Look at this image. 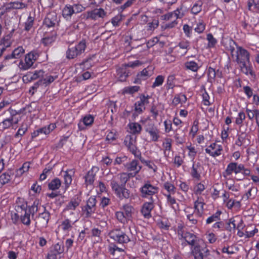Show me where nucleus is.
Masks as SVG:
<instances>
[{"label": "nucleus", "instance_id": "1", "mask_svg": "<svg viewBox=\"0 0 259 259\" xmlns=\"http://www.w3.org/2000/svg\"><path fill=\"white\" fill-rule=\"evenodd\" d=\"M227 43L226 49L231 52L232 57H236V61L237 63L249 62L250 54L246 50L236 46L235 42L232 39L227 40Z\"/></svg>", "mask_w": 259, "mask_h": 259}, {"label": "nucleus", "instance_id": "2", "mask_svg": "<svg viewBox=\"0 0 259 259\" xmlns=\"http://www.w3.org/2000/svg\"><path fill=\"white\" fill-rule=\"evenodd\" d=\"M184 13L183 8L181 7L172 12L162 16V20L165 21L162 27L165 29L172 28L175 27L178 24L177 19L182 18L184 16Z\"/></svg>", "mask_w": 259, "mask_h": 259}, {"label": "nucleus", "instance_id": "3", "mask_svg": "<svg viewBox=\"0 0 259 259\" xmlns=\"http://www.w3.org/2000/svg\"><path fill=\"white\" fill-rule=\"evenodd\" d=\"M80 201L81 200L78 197L71 199L63 209L64 217L69 219L74 220V222L77 221L78 210L77 208Z\"/></svg>", "mask_w": 259, "mask_h": 259}, {"label": "nucleus", "instance_id": "4", "mask_svg": "<svg viewBox=\"0 0 259 259\" xmlns=\"http://www.w3.org/2000/svg\"><path fill=\"white\" fill-rule=\"evenodd\" d=\"M85 9V8L80 4H74L72 5L67 4L63 8L62 14L64 18L69 20L74 14L81 13Z\"/></svg>", "mask_w": 259, "mask_h": 259}, {"label": "nucleus", "instance_id": "5", "mask_svg": "<svg viewBox=\"0 0 259 259\" xmlns=\"http://www.w3.org/2000/svg\"><path fill=\"white\" fill-rule=\"evenodd\" d=\"M39 54L35 51H32L25 55L23 60H21L18 64L20 70H26L32 67L34 62L38 59Z\"/></svg>", "mask_w": 259, "mask_h": 259}, {"label": "nucleus", "instance_id": "6", "mask_svg": "<svg viewBox=\"0 0 259 259\" xmlns=\"http://www.w3.org/2000/svg\"><path fill=\"white\" fill-rule=\"evenodd\" d=\"M86 48L84 40L80 41L75 46L70 47L66 52V57L68 59H73L84 52Z\"/></svg>", "mask_w": 259, "mask_h": 259}, {"label": "nucleus", "instance_id": "7", "mask_svg": "<svg viewBox=\"0 0 259 259\" xmlns=\"http://www.w3.org/2000/svg\"><path fill=\"white\" fill-rule=\"evenodd\" d=\"M124 144L135 157H141V153L136 146V137L132 135H127L125 137Z\"/></svg>", "mask_w": 259, "mask_h": 259}, {"label": "nucleus", "instance_id": "8", "mask_svg": "<svg viewBox=\"0 0 259 259\" xmlns=\"http://www.w3.org/2000/svg\"><path fill=\"white\" fill-rule=\"evenodd\" d=\"M110 238L118 243H127L130 241L129 237L120 229H114L110 231L109 233Z\"/></svg>", "mask_w": 259, "mask_h": 259}, {"label": "nucleus", "instance_id": "9", "mask_svg": "<svg viewBox=\"0 0 259 259\" xmlns=\"http://www.w3.org/2000/svg\"><path fill=\"white\" fill-rule=\"evenodd\" d=\"M244 169V165L237 162H230L227 166L226 169L223 172V176L225 178L230 177L233 173L235 175L241 173Z\"/></svg>", "mask_w": 259, "mask_h": 259}, {"label": "nucleus", "instance_id": "10", "mask_svg": "<svg viewBox=\"0 0 259 259\" xmlns=\"http://www.w3.org/2000/svg\"><path fill=\"white\" fill-rule=\"evenodd\" d=\"M21 119V117L18 113H11V116L5 119L0 123V129L1 130H5L13 126L14 124H17Z\"/></svg>", "mask_w": 259, "mask_h": 259}, {"label": "nucleus", "instance_id": "11", "mask_svg": "<svg viewBox=\"0 0 259 259\" xmlns=\"http://www.w3.org/2000/svg\"><path fill=\"white\" fill-rule=\"evenodd\" d=\"M205 151L210 156L215 158L222 154L223 151V147L222 144L214 142L207 146Z\"/></svg>", "mask_w": 259, "mask_h": 259}, {"label": "nucleus", "instance_id": "12", "mask_svg": "<svg viewBox=\"0 0 259 259\" xmlns=\"http://www.w3.org/2000/svg\"><path fill=\"white\" fill-rule=\"evenodd\" d=\"M107 15V12L102 8H96L91 11H88L85 13L86 18L93 20L104 19Z\"/></svg>", "mask_w": 259, "mask_h": 259}, {"label": "nucleus", "instance_id": "13", "mask_svg": "<svg viewBox=\"0 0 259 259\" xmlns=\"http://www.w3.org/2000/svg\"><path fill=\"white\" fill-rule=\"evenodd\" d=\"M145 132L152 142H157L160 138V131L153 124H149L145 128Z\"/></svg>", "mask_w": 259, "mask_h": 259}, {"label": "nucleus", "instance_id": "14", "mask_svg": "<svg viewBox=\"0 0 259 259\" xmlns=\"http://www.w3.org/2000/svg\"><path fill=\"white\" fill-rule=\"evenodd\" d=\"M140 192L142 197L147 198L156 194L158 192V188L147 182L140 188Z\"/></svg>", "mask_w": 259, "mask_h": 259}, {"label": "nucleus", "instance_id": "15", "mask_svg": "<svg viewBox=\"0 0 259 259\" xmlns=\"http://www.w3.org/2000/svg\"><path fill=\"white\" fill-rule=\"evenodd\" d=\"M142 64V63L139 60H135L134 61L129 62L127 64H125L123 67L118 70V74L119 75L120 79L123 81L128 76V73L125 71L126 67H131L135 68L139 67Z\"/></svg>", "mask_w": 259, "mask_h": 259}, {"label": "nucleus", "instance_id": "16", "mask_svg": "<svg viewBox=\"0 0 259 259\" xmlns=\"http://www.w3.org/2000/svg\"><path fill=\"white\" fill-rule=\"evenodd\" d=\"M203 171L204 167L200 162H194L190 169V175L193 179L200 181Z\"/></svg>", "mask_w": 259, "mask_h": 259}, {"label": "nucleus", "instance_id": "17", "mask_svg": "<svg viewBox=\"0 0 259 259\" xmlns=\"http://www.w3.org/2000/svg\"><path fill=\"white\" fill-rule=\"evenodd\" d=\"M149 96L141 95L139 97V100L135 104V110L137 114L142 113L145 109V106L149 103Z\"/></svg>", "mask_w": 259, "mask_h": 259}, {"label": "nucleus", "instance_id": "18", "mask_svg": "<svg viewBox=\"0 0 259 259\" xmlns=\"http://www.w3.org/2000/svg\"><path fill=\"white\" fill-rule=\"evenodd\" d=\"M96 199L94 196L90 197L87 201V204L82 209L86 217H90L96 210Z\"/></svg>", "mask_w": 259, "mask_h": 259}, {"label": "nucleus", "instance_id": "19", "mask_svg": "<svg viewBox=\"0 0 259 259\" xmlns=\"http://www.w3.org/2000/svg\"><path fill=\"white\" fill-rule=\"evenodd\" d=\"M126 169L130 172V175L133 177L137 175L141 170L142 165L136 159H133L125 165Z\"/></svg>", "mask_w": 259, "mask_h": 259}, {"label": "nucleus", "instance_id": "20", "mask_svg": "<svg viewBox=\"0 0 259 259\" xmlns=\"http://www.w3.org/2000/svg\"><path fill=\"white\" fill-rule=\"evenodd\" d=\"M59 19L54 12L48 14L44 20V25L48 28L55 27L58 26Z\"/></svg>", "mask_w": 259, "mask_h": 259}, {"label": "nucleus", "instance_id": "21", "mask_svg": "<svg viewBox=\"0 0 259 259\" xmlns=\"http://www.w3.org/2000/svg\"><path fill=\"white\" fill-rule=\"evenodd\" d=\"M178 237L180 240L184 239L192 247L197 245V237L196 235L191 233L185 232L183 234L181 233V231H179Z\"/></svg>", "mask_w": 259, "mask_h": 259}, {"label": "nucleus", "instance_id": "22", "mask_svg": "<svg viewBox=\"0 0 259 259\" xmlns=\"http://www.w3.org/2000/svg\"><path fill=\"white\" fill-rule=\"evenodd\" d=\"M44 71L42 70H35L33 72H28L23 77V80L25 82L39 79L43 77Z\"/></svg>", "mask_w": 259, "mask_h": 259}, {"label": "nucleus", "instance_id": "23", "mask_svg": "<svg viewBox=\"0 0 259 259\" xmlns=\"http://www.w3.org/2000/svg\"><path fill=\"white\" fill-rule=\"evenodd\" d=\"M73 169H67L64 171L63 175V185L62 186L61 188L65 192L69 187L72 181V177L74 174Z\"/></svg>", "mask_w": 259, "mask_h": 259}, {"label": "nucleus", "instance_id": "24", "mask_svg": "<svg viewBox=\"0 0 259 259\" xmlns=\"http://www.w3.org/2000/svg\"><path fill=\"white\" fill-rule=\"evenodd\" d=\"M184 212L187 219L192 225H196L198 219L202 217L196 215V213L194 211L193 208L191 207H186Z\"/></svg>", "mask_w": 259, "mask_h": 259}, {"label": "nucleus", "instance_id": "25", "mask_svg": "<svg viewBox=\"0 0 259 259\" xmlns=\"http://www.w3.org/2000/svg\"><path fill=\"white\" fill-rule=\"evenodd\" d=\"M99 168L97 166H93L90 170L86 176L84 177L85 184L87 186L92 185L93 184L96 174L98 172Z\"/></svg>", "mask_w": 259, "mask_h": 259}, {"label": "nucleus", "instance_id": "26", "mask_svg": "<svg viewBox=\"0 0 259 259\" xmlns=\"http://www.w3.org/2000/svg\"><path fill=\"white\" fill-rule=\"evenodd\" d=\"M152 74V71L150 67H147L144 69L142 71L139 73L137 76V78L134 81L135 83H140L142 80H144L148 78Z\"/></svg>", "mask_w": 259, "mask_h": 259}, {"label": "nucleus", "instance_id": "27", "mask_svg": "<svg viewBox=\"0 0 259 259\" xmlns=\"http://www.w3.org/2000/svg\"><path fill=\"white\" fill-rule=\"evenodd\" d=\"M205 203L203 199L198 197L197 199L195 201L194 205V211L196 213L197 216H202L204 213V206Z\"/></svg>", "mask_w": 259, "mask_h": 259}, {"label": "nucleus", "instance_id": "28", "mask_svg": "<svg viewBox=\"0 0 259 259\" xmlns=\"http://www.w3.org/2000/svg\"><path fill=\"white\" fill-rule=\"evenodd\" d=\"M204 249H207L206 247H203L200 245H196L191 247V251L195 259H204Z\"/></svg>", "mask_w": 259, "mask_h": 259}, {"label": "nucleus", "instance_id": "29", "mask_svg": "<svg viewBox=\"0 0 259 259\" xmlns=\"http://www.w3.org/2000/svg\"><path fill=\"white\" fill-rule=\"evenodd\" d=\"M153 207V200L151 197L150 201L144 203L141 209V212L145 218H149L151 216V211Z\"/></svg>", "mask_w": 259, "mask_h": 259}, {"label": "nucleus", "instance_id": "30", "mask_svg": "<svg viewBox=\"0 0 259 259\" xmlns=\"http://www.w3.org/2000/svg\"><path fill=\"white\" fill-rule=\"evenodd\" d=\"M72 219H69V218L65 219L63 220L59 227L60 229L63 231L64 233H68L69 231H70L72 228L73 225L76 222H74V220H71Z\"/></svg>", "mask_w": 259, "mask_h": 259}, {"label": "nucleus", "instance_id": "31", "mask_svg": "<svg viewBox=\"0 0 259 259\" xmlns=\"http://www.w3.org/2000/svg\"><path fill=\"white\" fill-rule=\"evenodd\" d=\"M94 120V117L90 115H85L82 118L81 121H80L78 124V126L80 130H83L84 128V126H90L91 125Z\"/></svg>", "mask_w": 259, "mask_h": 259}, {"label": "nucleus", "instance_id": "32", "mask_svg": "<svg viewBox=\"0 0 259 259\" xmlns=\"http://www.w3.org/2000/svg\"><path fill=\"white\" fill-rule=\"evenodd\" d=\"M58 78V75L56 74L51 75L44 73L43 77L39 80L38 83L40 84H43L46 86L50 84L53 82L55 79Z\"/></svg>", "mask_w": 259, "mask_h": 259}, {"label": "nucleus", "instance_id": "33", "mask_svg": "<svg viewBox=\"0 0 259 259\" xmlns=\"http://www.w3.org/2000/svg\"><path fill=\"white\" fill-rule=\"evenodd\" d=\"M245 111L249 119L252 120L255 118L256 124L259 127V110L256 109L251 110L246 108Z\"/></svg>", "mask_w": 259, "mask_h": 259}, {"label": "nucleus", "instance_id": "34", "mask_svg": "<svg viewBox=\"0 0 259 259\" xmlns=\"http://www.w3.org/2000/svg\"><path fill=\"white\" fill-rule=\"evenodd\" d=\"M27 205L24 203L21 206V208L22 210L24 211V214L22 215L20 218V220L21 222L25 225L29 226L30 224V215L29 214V213L27 211L26 209Z\"/></svg>", "mask_w": 259, "mask_h": 259}, {"label": "nucleus", "instance_id": "35", "mask_svg": "<svg viewBox=\"0 0 259 259\" xmlns=\"http://www.w3.org/2000/svg\"><path fill=\"white\" fill-rule=\"evenodd\" d=\"M202 63L199 61L196 62L194 61H189L185 63V67L193 72H197L201 67Z\"/></svg>", "mask_w": 259, "mask_h": 259}, {"label": "nucleus", "instance_id": "36", "mask_svg": "<svg viewBox=\"0 0 259 259\" xmlns=\"http://www.w3.org/2000/svg\"><path fill=\"white\" fill-rule=\"evenodd\" d=\"M240 64H241L240 68L242 72L246 75H253L252 67L250 61L249 62H244Z\"/></svg>", "mask_w": 259, "mask_h": 259}, {"label": "nucleus", "instance_id": "37", "mask_svg": "<svg viewBox=\"0 0 259 259\" xmlns=\"http://www.w3.org/2000/svg\"><path fill=\"white\" fill-rule=\"evenodd\" d=\"M38 219L41 227L45 228L47 226L50 220V213L45 211L39 214Z\"/></svg>", "mask_w": 259, "mask_h": 259}, {"label": "nucleus", "instance_id": "38", "mask_svg": "<svg viewBox=\"0 0 259 259\" xmlns=\"http://www.w3.org/2000/svg\"><path fill=\"white\" fill-rule=\"evenodd\" d=\"M130 133L134 135L140 134L142 131V126L138 122H130L128 124Z\"/></svg>", "mask_w": 259, "mask_h": 259}, {"label": "nucleus", "instance_id": "39", "mask_svg": "<svg viewBox=\"0 0 259 259\" xmlns=\"http://www.w3.org/2000/svg\"><path fill=\"white\" fill-rule=\"evenodd\" d=\"M187 100V98L185 95L183 94H178L174 97L172 101V104L175 106L180 104L182 105L186 102Z\"/></svg>", "mask_w": 259, "mask_h": 259}, {"label": "nucleus", "instance_id": "40", "mask_svg": "<svg viewBox=\"0 0 259 259\" xmlns=\"http://www.w3.org/2000/svg\"><path fill=\"white\" fill-rule=\"evenodd\" d=\"M115 194L120 199H128L131 197L130 191L124 186H122Z\"/></svg>", "mask_w": 259, "mask_h": 259}, {"label": "nucleus", "instance_id": "41", "mask_svg": "<svg viewBox=\"0 0 259 259\" xmlns=\"http://www.w3.org/2000/svg\"><path fill=\"white\" fill-rule=\"evenodd\" d=\"M178 51L181 53V56L186 54L190 48V44L188 41H182L178 45Z\"/></svg>", "mask_w": 259, "mask_h": 259}, {"label": "nucleus", "instance_id": "42", "mask_svg": "<svg viewBox=\"0 0 259 259\" xmlns=\"http://www.w3.org/2000/svg\"><path fill=\"white\" fill-rule=\"evenodd\" d=\"M62 182L57 178L51 181L48 184V188L52 191L58 190L61 187Z\"/></svg>", "mask_w": 259, "mask_h": 259}, {"label": "nucleus", "instance_id": "43", "mask_svg": "<svg viewBox=\"0 0 259 259\" xmlns=\"http://www.w3.org/2000/svg\"><path fill=\"white\" fill-rule=\"evenodd\" d=\"M204 259H218L220 256V252L218 251L213 250L210 252L208 249H204Z\"/></svg>", "mask_w": 259, "mask_h": 259}, {"label": "nucleus", "instance_id": "44", "mask_svg": "<svg viewBox=\"0 0 259 259\" xmlns=\"http://www.w3.org/2000/svg\"><path fill=\"white\" fill-rule=\"evenodd\" d=\"M225 204L229 209H232L233 207L240 208L241 207L240 201L231 198Z\"/></svg>", "mask_w": 259, "mask_h": 259}, {"label": "nucleus", "instance_id": "45", "mask_svg": "<svg viewBox=\"0 0 259 259\" xmlns=\"http://www.w3.org/2000/svg\"><path fill=\"white\" fill-rule=\"evenodd\" d=\"M134 209L133 206L128 204L124 205L122 207L121 211L124 212L125 217L130 220L132 217V214L134 212Z\"/></svg>", "mask_w": 259, "mask_h": 259}, {"label": "nucleus", "instance_id": "46", "mask_svg": "<svg viewBox=\"0 0 259 259\" xmlns=\"http://www.w3.org/2000/svg\"><path fill=\"white\" fill-rule=\"evenodd\" d=\"M203 2L202 1L199 0L196 2L192 6L191 12L193 14L197 15L202 10Z\"/></svg>", "mask_w": 259, "mask_h": 259}, {"label": "nucleus", "instance_id": "47", "mask_svg": "<svg viewBox=\"0 0 259 259\" xmlns=\"http://www.w3.org/2000/svg\"><path fill=\"white\" fill-rule=\"evenodd\" d=\"M56 126L55 124L54 123H51L49 125H48L47 127H44L41 128H39L37 132V135H38L39 134H44L45 135H48L51 131L54 130L56 128Z\"/></svg>", "mask_w": 259, "mask_h": 259}, {"label": "nucleus", "instance_id": "48", "mask_svg": "<svg viewBox=\"0 0 259 259\" xmlns=\"http://www.w3.org/2000/svg\"><path fill=\"white\" fill-rule=\"evenodd\" d=\"M11 176L10 172H5L0 175V188L8 183L11 180Z\"/></svg>", "mask_w": 259, "mask_h": 259}, {"label": "nucleus", "instance_id": "49", "mask_svg": "<svg viewBox=\"0 0 259 259\" xmlns=\"http://www.w3.org/2000/svg\"><path fill=\"white\" fill-rule=\"evenodd\" d=\"M137 158L140 159L142 163L146 165L149 169L153 170V172H155L157 170V167L153 162L149 160H145L143 158H142L141 155L140 157Z\"/></svg>", "mask_w": 259, "mask_h": 259}, {"label": "nucleus", "instance_id": "50", "mask_svg": "<svg viewBox=\"0 0 259 259\" xmlns=\"http://www.w3.org/2000/svg\"><path fill=\"white\" fill-rule=\"evenodd\" d=\"M205 189V187L202 182H197L194 186L193 191L196 195H200Z\"/></svg>", "mask_w": 259, "mask_h": 259}, {"label": "nucleus", "instance_id": "51", "mask_svg": "<svg viewBox=\"0 0 259 259\" xmlns=\"http://www.w3.org/2000/svg\"><path fill=\"white\" fill-rule=\"evenodd\" d=\"M139 89L140 87L137 85L126 87L123 89V93L124 94L133 95L138 92Z\"/></svg>", "mask_w": 259, "mask_h": 259}, {"label": "nucleus", "instance_id": "52", "mask_svg": "<svg viewBox=\"0 0 259 259\" xmlns=\"http://www.w3.org/2000/svg\"><path fill=\"white\" fill-rule=\"evenodd\" d=\"M115 216L117 220L121 224H125L129 221V220L125 217L123 211H117L115 213Z\"/></svg>", "mask_w": 259, "mask_h": 259}, {"label": "nucleus", "instance_id": "53", "mask_svg": "<svg viewBox=\"0 0 259 259\" xmlns=\"http://www.w3.org/2000/svg\"><path fill=\"white\" fill-rule=\"evenodd\" d=\"M205 236L208 243L210 244L214 243L217 240L216 235L213 232L209 230L206 231L205 234Z\"/></svg>", "mask_w": 259, "mask_h": 259}, {"label": "nucleus", "instance_id": "54", "mask_svg": "<svg viewBox=\"0 0 259 259\" xmlns=\"http://www.w3.org/2000/svg\"><path fill=\"white\" fill-rule=\"evenodd\" d=\"M198 125L199 122L198 120L194 121L189 132V135L192 137V138H194L195 137L199 130Z\"/></svg>", "mask_w": 259, "mask_h": 259}, {"label": "nucleus", "instance_id": "55", "mask_svg": "<svg viewBox=\"0 0 259 259\" xmlns=\"http://www.w3.org/2000/svg\"><path fill=\"white\" fill-rule=\"evenodd\" d=\"M164 188L167 191V194L169 195H174L176 192V188L173 184L169 182H165L163 184Z\"/></svg>", "mask_w": 259, "mask_h": 259}, {"label": "nucleus", "instance_id": "56", "mask_svg": "<svg viewBox=\"0 0 259 259\" xmlns=\"http://www.w3.org/2000/svg\"><path fill=\"white\" fill-rule=\"evenodd\" d=\"M29 167V162H26L24 163L22 166L17 170L16 172V176L19 177L22 176L24 172L28 171Z\"/></svg>", "mask_w": 259, "mask_h": 259}, {"label": "nucleus", "instance_id": "57", "mask_svg": "<svg viewBox=\"0 0 259 259\" xmlns=\"http://www.w3.org/2000/svg\"><path fill=\"white\" fill-rule=\"evenodd\" d=\"M164 195L166 197L168 204L170 205L174 209H176L178 208V204L176 203L175 197L172 196V195L165 194Z\"/></svg>", "mask_w": 259, "mask_h": 259}, {"label": "nucleus", "instance_id": "58", "mask_svg": "<svg viewBox=\"0 0 259 259\" xmlns=\"http://www.w3.org/2000/svg\"><path fill=\"white\" fill-rule=\"evenodd\" d=\"M164 80V76L161 75H158L155 79L154 81L152 83L151 87L156 88L161 86Z\"/></svg>", "mask_w": 259, "mask_h": 259}, {"label": "nucleus", "instance_id": "59", "mask_svg": "<svg viewBox=\"0 0 259 259\" xmlns=\"http://www.w3.org/2000/svg\"><path fill=\"white\" fill-rule=\"evenodd\" d=\"M24 53V49L22 47H18L15 49L12 54V58H19Z\"/></svg>", "mask_w": 259, "mask_h": 259}, {"label": "nucleus", "instance_id": "60", "mask_svg": "<svg viewBox=\"0 0 259 259\" xmlns=\"http://www.w3.org/2000/svg\"><path fill=\"white\" fill-rule=\"evenodd\" d=\"M247 5L248 9L250 11H259V3L254 0H249Z\"/></svg>", "mask_w": 259, "mask_h": 259}, {"label": "nucleus", "instance_id": "61", "mask_svg": "<svg viewBox=\"0 0 259 259\" xmlns=\"http://www.w3.org/2000/svg\"><path fill=\"white\" fill-rule=\"evenodd\" d=\"M221 214L220 211H217L214 214L208 217L206 220L207 224H210L214 222H216L219 220L220 216Z\"/></svg>", "mask_w": 259, "mask_h": 259}, {"label": "nucleus", "instance_id": "62", "mask_svg": "<svg viewBox=\"0 0 259 259\" xmlns=\"http://www.w3.org/2000/svg\"><path fill=\"white\" fill-rule=\"evenodd\" d=\"M237 216L230 219L228 222V230L230 231L235 230L236 228Z\"/></svg>", "mask_w": 259, "mask_h": 259}, {"label": "nucleus", "instance_id": "63", "mask_svg": "<svg viewBox=\"0 0 259 259\" xmlns=\"http://www.w3.org/2000/svg\"><path fill=\"white\" fill-rule=\"evenodd\" d=\"M245 114L243 112H239L237 116L235 118V123L240 126L242 125L243 121L245 120Z\"/></svg>", "mask_w": 259, "mask_h": 259}, {"label": "nucleus", "instance_id": "64", "mask_svg": "<svg viewBox=\"0 0 259 259\" xmlns=\"http://www.w3.org/2000/svg\"><path fill=\"white\" fill-rule=\"evenodd\" d=\"M39 202L38 201H34L33 204L29 207L28 209H27V212L29 213V214H32L33 216L35 213H36L38 211V205Z\"/></svg>", "mask_w": 259, "mask_h": 259}]
</instances>
